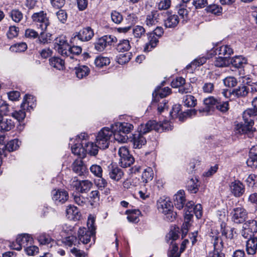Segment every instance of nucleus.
<instances>
[{
	"instance_id": "obj_1",
	"label": "nucleus",
	"mask_w": 257,
	"mask_h": 257,
	"mask_svg": "<svg viewBox=\"0 0 257 257\" xmlns=\"http://www.w3.org/2000/svg\"><path fill=\"white\" fill-rule=\"evenodd\" d=\"M113 137L115 141L119 143H125L128 139L127 134L134 128V125L127 122H118L111 125Z\"/></svg>"
},
{
	"instance_id": "obj_2",
	"label": "nucleus",
	"mask_w": 257,
	"mask_h": 257,
	"mask_svg": "<svg viewBox=\"0 0 257 257\" xmlns=\"http://www.w3.org/2000/svg\"><path fill=\"white\" fill-rule=\"evenodd\" d=\"M158 211L164 214L165 219L169 222L176 220L177 213L174 211L173 203L168 198H160L157 203Z\"/></svg>"
},
{
	"instance_id": "obj_3",
	"label": "nucleus",
	"mask_w": 257,
	"mask_h": 257,
	"mask_svg": "<svg viewBox=\"0 0 257 257\" xmlns=\"http://www.w3.org/2000/svg\"><path fill=\"white\" fill-rule=\"evenodd\" d=\"M172 126L168 121H165L162 123H158L156 120H149L146 124H142L138 128L139 132L145 134L152 130L161 132L164 130H171Z\"/></svg>"
},
{
	"instance_id": "obj_4",
	"label": "nucleus",
	"mask_w": 257,
	"mask_h": 257,
	"mask_svg": "<svg viewBox=\"0 0 257 257\" xmlns=\"http://www.w3.org/2000/svg\"><path fill=\"white\" fill-rule=\"evenodd\" d=\"M194 206V203L192 201H188L185 203L183 205L184 208V219L183 223L181 227L182 238L185 237L188 233L189 228L190 226V222L191 221L193 215L192 212Z\"/></svg>"
},
{
	"instance_id": "obj_5",
	"label": "nucleus",
	"mask_w": 257,
	"mask_h": 257,
	"mask_svg": "<svg viewBox=\"0 0 257 257\" xmlns=\"http://www.w3.org/2000/svg\"><path fill=\"white\" fill-rule=\"evenodd\" d=\"M8 111V104L5 101H0V131H9L15 126L12 119L3 117V115H7Z\"/></svg>"
},
{
	"instance_id": "obj_6",
	"label": "nucleus",
	"mask_w": 257,
	"mask_h": 257,
	"mask_svg": "<svg viewBox=\"0 0 257 257\" xmlns=\"http://www.w3.org/2000/svg\"><path fill=\"white\" fill-rule=\"evenodd\" d=\"M113 132L111 128L108 127L102 128L97 134L96 137V143L98 145L99 149H105L108 147L110 139Z\"/></svg>"
},
{
	"instance_id": "obj_7",
	"label": "nucleus",
	"mask_w": 257,
	"mask_h": 257,
	"mask_svg": "<svg viewBox=\"0 0 257 257\" xmlns=\"http://www.w3.org/2000/svg\"><path fill=\"white\" fill-rule=\"evenodd\" d=\"M177 230L176 226H172L169 232L166 235V240L169 245L168 257H177Z\"/></svg>"
},
{
	"instance_id": "obj_8",
	"label": "nucleus",
	"mask_w": 257,
	"mask_h": 257,
	"mask_svg": "<svg viewBox=\"0 0 257 257\" xmlns=\"http://www.w3.org/2000/svg\"><path fill=\"white\" fill-rule=\"evenodd\" d=\"M31 19L36 25L37 28L41 31H46L50 25L47 14L42 11L34 13L31 16Z\"/></svg>"
},
{
	"instance_id": "obj_9",
	"label": "nucleus",
	"mask_w": 257,
	"mask_h": 257,
	"mask_svg": "<svg viewBox=\"0 0 257 257\" xmlns=\"http://www.w3.org/2000/svg\"><path fill=\"white\" fill-rule=\"evenodd\" d=\"M79 241L83 244L90 243V245L95 241V231L93 230H89L86 227H80L78 231Z\"/></svg>"
},
{
	"instance_id": "obj_10",
	"label": "nucleus",
	"mask_w": 257,
	"mask_h": 257,
	"mask_svg": "<svg viewBox=\"0 0 257 257\" xmlns=\"http://www.w3.org/2000/svg\"><path fill=\"white\" fill-rule=\"evenodd\" d=\"M94 36V32L90 27H86L80 30L78 32L74 33L71 37V42L74 43L77 40L81 42H87Z\"/></svg>"
},
{
	"instance_id": "obj_11",
	"label": "nucleus",
	"mask_w": 257,
	"mask_h": 257,
	"mask_svg": "<svg viewBox=\"0 0 257 257\" xmlns=\"http://www.w3.org/2000/svg\"><path fill=\"white\" fill-rule=\"evenodd\" d=\"M242 117L244 123H238L235 127L236 132L239 134H246L252 131V126L254 124V118L252 116H245V111L242 114Z\"/></svg>"
},
{
	"instance_id": "obj_12",
	"label": "nucleus",
	"mask_w": 257,
	"mask_h": 257,
	"mask_svg": "<svg viewBox=\"0 0 257 257\" xmlns=\"http://www.w3.org/2000/svg\"><path fill=\"white\" fill-rule=\"evenodd\" d=\"M33 238L30 235L24 233L19 235L15 242H13L11 246L13 249L20 250L22 247H26L33 242Z\"/></svg>"
},
{
	"instance_id": "obj_13",
	"label": "nucleus",
	"mask_w": 257,
	"mask_h": 257,
	"mask_svg": "<svg viewBox=\"0 0 257 257\" xmlns=\"http://www.w3.org/2000/svg\"><path fill=\"white\" fill-rule=\"evenodd\" d=\"M118 154L119 156V164L122 167L126 168L134 163V158L130 154L126 147H120L118 150Z\"/></svg>"
},
{
	"instance_id": "obj_14",
	"label": "nucleus",
	"mask_w": 257,
	"mask_h": 257,
	"mask_svg": "<svg viewBox=\"0 0 257 257\" xmlns=\"http://www.w3.org/2000/svg\"><path fill=\"white\" fill-rule=\"evenodd\" d=\"M116 40L114 36L105 35L97 39L94 43V48L98 52H102L108 46H110Z\"/></svg>"
},
{
	"instance_id": "obj_15",
	"label": "nucleus",
	"mask_w": 257,
	"mask_h": 257,
	"mask_svg": "<svg viewBox=\"0 0 257 257\" xmlns=\"http://www.w3.org/2000/svg\"><path fill=\"white\" fill-rule=\"evenodd\" d=\"M54 49L62 56H65L67 53H69L68 51L69 44L65 36H60L56 38L54 42Z\"/></svg>"
},
{
	"instance_id": "obj_16",
	"label": "nucleus",
	"mask_w": 257,
	"mask_h": 257,
	"mask_svg": "<svg viewBox=\"0 0 257 257\" xmlns=\"http://www.w3.org/2000/svg\"><path fill=\"white\" fill-rule=\"evenodd\" d=\"M210 237L213 244L214 250L210 253L211 257H225L224 254L221 252L223 248L222 241L217 235H213V232H211Z\"/></svg>"
},
{
	"instance_id": "obj_17",
	"label": "nucleus",
	"mask_w": 257,
	"mask_h": 257,
	"mask_svg": "<svg viewBox=\"0 0 257 257\" xmlns=\"http://www.w3.org/2000/svg\"><path fill=\"white\" fill-rule=\"evenodd\" d=\"M232 220L236 223L243 222L247 218V213L246 210L242 207L235 208L231 212Z\"/></svg>"
},
{
	"instance_id": "obj_18",
	"label": "nucleus",
	"mask_w": 257,
	"mask_h": 257,
	"mask_svg": "<svg viewBox=\"0 0 257 257\" xmlns=\"http://www.w3.org/2000/svg\"><path fill=\"white\" fill-rule=\"evenodd\" d=\"M52 198L56 204H63L68 199V192L63 189H54L51 192Z\"/></svg>"
},
{
	"instance_id": "obj_19",
	"label": "nucleus",
	"mask_w": 257,
	"mask_h": 257,
	"mask_svg": "<svg viewBox=\"0 0 257 257\" xmlns=\"http://www.w3.org/2000/svg\"><path fill=\"white\" fill-rule=\"evenodd\" d=\"M170 90L171 89L168 87L162 88L161 86H157L153 93V105L157 103L160 99H162L169 95L170 93Z\"/></svg>"
},
{
	"instance_id": "obj_20",
	"label": "nucleus",
	"mask_w": 257,
	"mask_h": 257,
	"mask_svg": "<svg viewBox=\"0 0 257 257\" xmlns=\"http://www.w3.org/2000/svg\"><path fill=\"white\" fill-rule=\"evenodd\" d=\"M72 185L75 187L78 191L81 193H85L91 189L93 184L91 181L88 180L82 181L76 180L72 182Z\"/></svg>"
},
{
	"instance_id": "obj_21",
	"label": "nucleus",
	"mask_w": 257,
	"mask_h": 257,
	"mask_svg": "<svg viewBox=\"0 0 257 257\" xmlns=\"http://www.w3.org/2000/svg\"><path fill=\"white\" fill-rule=\"evenodd\" d=\"M229 187L231 193L235 197H240L245 191L244 185L239 180H235L231 182L229 185Z\"/></svg>"
},
{
	"instance_id": "obj_22",
	"label": "nucleus",
	"mask_w": 257,
	"mask_h": 257,
	"mask_svg": "<svg viewBox=\"0 0 257 257\" xmlns=\"http://www.w3.org/2000/svg\"><path fill=\"white\" fill-rule=\"evenodd\" d=\"M73 171L79 176L84 175L88 172L86 165L81 159L75 160L72 165Z\"/></svg>"
},
{
	"instance_id": "obj_23",
	"label": "nucleus",
	"mask_w": 257,
	"mask_h": 257,
	"mask_svg": "<svg viewBox=\"0 0 257 257\" xmlns=\"http://www.w3.org/2000/svg\"><path fill=\"white\" fill-rule=\"evenodd\" d=\"M248 167L252 169L257 168V145L253 146L249 151V158L246 161Z\"/></svg>"
},
{
	"instance_id": "obj_24",
	"label": "nucleus",
	"mask_w": 257,
	"mask_h": 257,
	"mask_svg": "<svg viewBox=\"0 0 257 257\" xmlns=\"http://www.w3.org/2000/svg\"><path fill=\"white\" fill-rule=\"evenodd\" d=\"M36 100L31 95H25L23 101L21 105V108L26 109L27 111H31L36 106Z\"/></svg>"
},
{
	"instance_id": "obj_25",
	"label": "nucleus",
	"mask_w": 257,
	"mask_h": 257,
	"mask_svg": "<svg viewBox=\"0 0 257 257\" xmlns=\"http://www.w3.org/2000/svg\"><path fill=\"white\" fill-rule=\"evenodd\" d=\"M248 93V89L244 85H241L229 92V97L239 98L245 96Z\"/></svg>"
},
{
	"instance_id": "obj_26",
	"label": "nucleus",
	"mask_w": 257,
	"mask_h": 257,
	"mask_svg": "<svg viewBox=\"0 0 257 257\" xmlns=\"http://www.w3.org/2000/svg\"><path fill=\"white\" fill-rule=\"evenodd\" d=\"M143 135L138 131L137 133L133 135L132 142L135 148L140 149L146 144L147 141L146 138L144 137Z\"/></svg>"
},
{
	"instance_id": "obj_27",
	"label": "nucleus",
	"mask_w": 257,
	"mask_h": 257,
	"mask_svg": "<svg viewBox=\"0 0 257 257\" xmlns=\"http://www.w3.org/2000/svg\"><path fill=\"white\" fill-rule=\"evenodd\" d=\"M66 213L67 217L70 220H77L80 217L79 210L73 205H69L67 207Z\"/></svg>"
},
{
	"instance_id": "obj_28",
	"label": "nucleus",
	"mask_w": 257,
	"mask_h": 257,
	"mask_svg": "<svg viewBox=\"0 0 257 257\" xmlns=\"http://www.w3.org/2000/svg\"><path fill=\"white\" fill-rule=\"evenodd\" d=\"M192 87L190 83H187L185 82V79L180 77L178 78V91L181 93H187L191 92Z\"/></svg>"
},
{
	"instance_id": "obj_29",
	"label": "nucleus",
	"mask_w": 257,
	"mask_h": 257,
	"mask_svg": "<svg viewBox=\"0 0 257 257\" xmlns=\"http://www.w3.org/2000/svg\"><path fill=\"white\" fill-rule=\"evenodd\" d=\"M159 13L156 10L152 11L150 14L147 15L145 23L148 27L156 25L158 22Z\"/></svg>"
},
{
	"instance_id": "obj_30",
	"label": "nucleus",
	"mask_w": 257,
	"mask_h": 257,
	"mask_svg": "<svg viewBox=\"0 0 257 257\" xmlns=\"http://www.w3.org/2000/svg\"><path fill=\"white\" fill-rule=\"evenodd\" d=\"M257 249V237H253L248 239L246 243V250L249 254L253 255Z\"/></svg>"
},
{
	"instance_id": "obj_31",
	"label": "nucleus",
	"mask_w": 257,
	"mask_h": 257,
	"mask_svg": "<svg viewBox=\"0 0 257 257\" xmlns=\"http://www.w3.org/2000/svg\"><path fill=\"white\" fill-rule=\"evenodd\" d=\"M149 42L147 43L144 47L145 52H149L154 48L158 44V39L154 36V34H148Z\"/></svg>"
},
{
	"instance_id": "obj_32",
	"label": "nucleus",
	"mask_w": 257,
	"mask_h": 257,
	"mask_svg": "<svg viewBox=\"0 0 257 257\" xmlns=\"http://www.w3.org/2000/svg\"><path fill=\"white\" fill-rule=\"evenodd\" d=\"M84 149L85 150V154L88 153L91 156H95L97 154L98 151V145L92 142L83 143Z\"/></svg>"
},
{
	"instance_id": "obj_33",
	"label": "nucleus",
	"mask_w": 257,
	"mask_h": 257,
	"mask_svg": "<svg viewBox=\"0 0 257 257\" xmlns=\"http://www.w3.org/2000/svg\"><path fill=\"white\" fill-rule=\"evenodd\" d=\"M247 63L246 59L242 56H236L230 58V64L235 68H241Z\"/></svg>"
},
{
	"instance_id": "obj_34",
	"label": "nucleus",
	"mask_w": 257,
	"mask_h": 257,
	"mask_svg": "<svg viewBox=\"0 0 257 257\" xmlns=\"http://www.w3.org/2000/svg\"><path fill=\"white\" fill-rule=\"evenodd\" d=\"M198 179L196 177L195 178H191L188 181L186 187L188 190L192 193H196L199 190V185Z\"/></svg>"
},
{
	"instance_id": "obj_35",
	"label": "nucleus",
	"mask_w": 257,
	"mask_h": 257,
	"mask_svg": "<svg viewBox=\"0 0 257 257\" xmlns=\"http://www.w3.org/2000/svg\"><path fill=\"white\" fill-rule=\"evenodd\" d=\"M71 150L73 154L79 156L80 158H84L86 156L85 150L83 147V143H76L72 146Z\"/></svg>"
},
{
	"instance_id": "obj_36",
	"label": "nucleus",
	"mask_w": 257,
	"mask_h": 257,
	"mask_svg": "<svg viewBox=\"0 0 257 257\" xmlns=\"http://www.w3.org/2000/svg\"><path fill=\"white\" fill-rule=\"evenodd\" d=\"M181 99H182V103L185 106L193 107L197 104V99L193 95H185Z\"/></svg>"
},
{
	"instance_id": "obj_37",
	"label": "nucleus",
	"mask_w": 257,
	"mask_h": 257,
	"mask_svg": "<svg viewBox=\"0 0 257 257\" xmlns=\"http://www.w3.org/2000/svg\"><path fill=\"white\" fill-rule=\"evenodd\" d=\"M75 74L77 78L82 79L88 75L90 72L89 68L85 65H80L75 67Z\"/></svg>"
},
{
	"instance_id": "obj_38",
	"label": "nucleus",
	"mask_w": 257,
	"mask_h": 257,
	"mask_svg": "<svg viewBox=\"0 0 257 257\" xmlns=\"http://www.w3.org/2000/svg\"><path fill=\"white\" fill-rule=\"evenodd\" d=\"M50 65L59 70L64 68V61L57 57H53L49 59Z\"/></svg>"
},
{
	"instance_id": "obj_39",
	"label": "nucleus",
	"mask_w": 257,
	"mask_h": 257,
	"mask_svg": "<svg viewBox=\"0 0 257 257\" xmlns=\"http://www.w3.org/2000/svg\"><path fill=\"white\" fill-rule=\"evenodd\" d=\"M218 99L213 96H209L205 98L203 103L207 108L206 111L215 108Z\"/></svg>"
},
{
	"instance_id": "obj_40",
	"label": "nucleus",
	"mask_w": 257,
	"mask_h": 257,
	"mask_svg": "<svg viewBox=\"0 0 257 257\" xmlns=\"http://www.w3.org/2000/svg\"><path fill=\"white\" fill-rule=\"evenodd\" d=\"M123 175V173L121 169L117 167L112 168L109 171V176L113 180L119 181Z\"/></svg>"
},
{
	"instance_id": "obj_41",
	"label": "nucleus",
	"mask_w": 257,
	"mask_h": 257,
	"mask_svg": "<svg viewBox=\"0 0 257 257\" xmlns=\"http://www.w3.org/2000/svg\"><path fill=\"white\" fill-rule=\"evenodd\" d=\"M230 64V57L228 56L222 57L219 56L216 58L214 65L216 67H223L228 66Z\"/></svg>"
},
{
	"instance_id": "obj_42",
	"label": "nucleus",
	"mask_w": 257,
	"mask_h": 257,
	"mask_svg": "<svg viewBox=\"0 0 257 257\" xmlns=\"http://www.w3.org/2000/svg\"><path fill=\"white\" fill-rule=\"evenodd\" d=\"M153 177L154 173L151 168L147 167L144 170L142 175V180L144 183H147L151 181Z\"/></svg>"
},
{
	"instance_id": "obj_43",
	"label": "nucleus",
	"mask_w": 257,
	"mask_h": 257,
	"mask_svg": "<svg viewBox=\"0 0 257 257\" xmlns=\"http://www.w3.org/2000/svg\"><path fill=\"white\" fill-rule=\"evenodd\" d=\"M216 53L221 56H229L233 53V50L228 45H223L216 49Z\"/></svg>"
},
{
	"instance_id": "obj_44",
	"label": "nucleus",
	"mask_w": 257,
	"mask_h": 257,
	"mask_svg": "<svg viewBox=\"0 0 257 257\" xmlns=\"http://www.w3.org/2000/svg\"><path fill=\"white\" fill-rule=\"evenodd\" d=\"M207 60V58L205 57H198L195 59L194 61H193L190 64L188 65L186 67V69L187 70L189 69L191 67H193L194 69H195L197 67H199L204 63H206Z\"/></svg>"
},
{
	"instance_id": "obj_45",
	"label": "nucleus",
	"mask_w": 257,
	"mask_h": 257,
	"mask_svg": "<svg viewBox=\"0 0 257 257\" xmlns=\"http://www.w3.org/2000/svg\"><path fill=\"white\" fill-rule=\"evenodd\" d=\"M110 63V59L108 57L99 56L94 60V64L97 67L101 68Z\"/></svg>"
},
{
	"instance_id": "obj_46",
	"label": "nucleus",
	"mask_w": 257,
	"mask_h": 257,
	"mask_svg": "<svg viewBox=\"0 0 257 257\" xmlns=\"http://www.w3.org/2000/svg\"><path fill=\"white\" fill-rule=\"evenodd\" d=\"M188 201L186 198L185 193L183 190H180L178 191V209H183L185 203Z\"/></svg>"
},
{
	"instance_id": "obj_47",
	"label": "nucleus",
	"mask_w": 257,
	"mask_h": 257,
	"mask_svg": "<svg viewBox=\"0 0 257 257\" xmlns=\"http://www.w3.org/2000/svg\"><path fill=\"white\" fill-rule=\"evenodd\" d=\"M196 113L197 110L195 109L188 110L187 111H184L179 115V119L180 121L183 122L187 118L196 115Z\"/></svg>"
},
{
	"instance_id": "obj_48",
	"label": "nucleus",
	"mask_w": 257,
	"mask_h": 257,
	"mask_svg": "<svg viewBox=\"0 0 257 257\" xmlns=\"http://www.w3.org/2000/svg\"><path fill=\"white\" fill-rule=\"evenodd\" d=\"M131 48V45L128 40H120L117 45L116 49L119 52H125Z\"/></svg>"
},
{
	"instance_id": "obj_49",
	"label": "nucleus",
	"mask_w": 257,
	"mask_h": 257,
	"mask_svg": "<svg viewBox=\"0 0 257 257\" xmlns=\"http://www.w3.org/2000/svg\"><path fill=\"white\" fill-rule=\"evenodd\" d=\"M253 108H249L245 110V116L250 115L253 117L257 116V96L255 97L252 101Z\"/></svg>"
},
{
	"instance_id": "obj_50",
	"label": "nucleus",
	"mask_w": 257,
	"mask_h": 257,
	"mask_svg": "<svg viewBox=\"0 0 257 257\" xmlns=\"http://www.w3.org/2000/svg\"><path fill=\"white\" fill-rule=\"evenodd\" d=\"M21 145V142L18 139H14L9 141L6 145L5 148L9 152H13L17 150Z\"/></svg>"
},
{
	"instance_id": "obj_51",
	"label": "nucleus",
	"mask_w": 257,
	"mask_h": 257,
	"mask_svg": "<svg viewBox=\"0 0 257 257\" xmlns=\"http://www.w3.org/2000/svg\"><path fill=\"white\" fill-rule=\"evenodd\" d=\"M68 51H69V53H67V55H65L64 57H69L70 59H73V55L80 54L82 52V48L80 46H73L70 47L69 45Z\"/></svg>"
},
{
	"instance_id": "obj_52",
	"label": "nucleus",
	"mask_w": 257,
	"mask_h": 257,
	"mask_svg": "<svg viewBox=\"0 0 257 257\" xmlns=\"http://www.w3.org/2000/svg\"><path fill=\"white\" fill-rule=\"evenodd\" d=\"M12 20L16 23H19L23 18V13L19 10H13L10 13Z\"/></svg>"
},
{
	"instance_id": "obj_53",
	"label": "nucleus",
	"mask_w": 257,
	"mask_h": 257,
	"mask_svg": "<svg viewBox=\"0 0 257 257\" xmlns=\"http://www.w3.org/2000/svg\"><path fill=\"white\" fill-rule=\"evenodd\" d=\"M25 110L26 109L22 108L19 110H15L11 113V115L19 122L22 121L26 117Z\"/></svg>"
},
{
	"instance_id": "obj_54",
	"label": "nucleus",
	"mask_w": 257,
	"mask_h": 257,
	"mask_svg": "<svg viewBox=\"0 0 257 257\" xmlns=\"http://www.w3.org/2000/svg\"><path fill=\"white\" fill-rule=\"evenodd\" d=\"M205 10L207 12L211 13L216 15H219L221 14L222 11V9L221 7L215 4L208 6Z\"/></svg>"
},
{
	"instance_id": "obj_55",
	"label": "nucleus",
	"mask_w": 257,
	"mask_h": 257,
	"mask_svg": "<svg viewBox=\"0 0 257 257\" xmlns=\"http://www.w3.org/2000/svg\"><path fill=\"white\" fill-rule=\"evenodd\" d=\"M146 30L145 28L141 26L137 25L133 29V34L136 38H141L145 34Z\"/></svg>"
},
{
	"instance_id": "obj_56",
	"label": "nucleus",
	"mask_w": 257,
	"mask_h": 257,
	"mask_svg": "<svg viewBox=\"0 0 257 257\" xmlns=\"http://www.w3.org/2000/svg\"><path fill=\"white\" fill-rule=\"evenodd\" d=\"M27 49V45L26 43L21 42L13 45L10 48L12 51L15 52H24Z\"/></svg>"
},
{
	"instance_id": "obj_57",
	"label": "nucleus",
	"mask_w": 257,
	"mask_h": 257,
	"mask_svg": "<svg viewBox=\"0 0 257 257\" xmlns=\"http://www.w3.org/2000/svg\"><path fill=\"white\" fill-rule=\"evenodd\" d=\"M215 108L222 112H226L229 109L228 101H221V99L219 98Z\"/></svg>"
},
{
	"instance_id": "obj_58",
	"label": "nucleus",
	"mask_w": 257,
	"mask_h": 257,
	"mask_svg": "<svg viewBox=\"0 0 257 257\" xmlns=\"http://www.w3.org/2000/svg\"><path fill=\"white\" fill-rule=\"evenodd\" d=\"M141 214V212L139 210H134L128 215L127 218L128 221L133 223H137L139 221V217Z\"/></svg>"
},
{
	"instance_id": "obj_59",
	"label": "nucleus",
	"mask_w": 257,
	"mask_h": 257,
	"mask_svg": "<svg viewBox=\"0 0 257 257\" xmlns=\"http://www.w3.org/2000/svg\"><path fill=\"white\" fill-rule=\"evenodd\" d=\"M160 100H161L160 99ZM168 101L165 99H162V101H158L157 103L153 105L152 103V107H157V110L159 113H161L164 110L167 108Z\"/></svg>"
},
{
	"instance_id": "obj_60",
	"label": "nucleus",
	"mask_w": 257,
	"mask_h": 257,
	"mask_svg": "<svg viewBox=\"0 0 257 257\" xmlns=\"http://www.w3.org/2000/svg\"><path fill=\"white\" fill-rule=\"evenodd\" d=\"M38 240L41 244H47L52 240L51 237L46 233H41L37 237Z\"/></svg>"
},
{
	"instance_id": "obj_61",
	"label": "nucleus",
	"mask_w": 257,
	"mask_h": 257,
	"mask_svg": "<svg viewBox=\"0 0 257 257\" xmlns=\"http://www.w3.org/2000/svg\"><path fill=\"white\" fill-rule=\"evenodd\" d=\"M46 31H41L38 36V41L40 43L45 44L50 40L51 35L49 33H46Z\"/></svg>"
},
{
	"instance_id": "obj_62",
	"label": "nucleus",
	"mask_w": 257,
	"mask_h": 257,
	"mask_svg": "<svg viewBox=\"0 0 257 257\" xmlns=\"http://www.w3.org/2000/svg\"><path fill=\"white\" fill-rule=\"evenodd\" d=\"M254 232L248 229L247 225H243L242 229L241 232V235L246 239L253 238Z\"/></svg>"
},
{
	"instance_id": "obj_63",
	"label": "nucleus",
	"mask_w": 257,
	"mask_h": 257,
	"mask_svg": "<svg viewBox=\"0 0 257 257\" xmlns=\"http://www.w3.org/2000/svg\"><path fill=\"white\" fill-rule=\"evenodd\" d=\"M177 24V16L175 15L169 17L165 22V25L167 28H174Z\"/></svg>"
},
{
	"instance_id": "obj_64",
	"label": "nucleus",
	"mask_w": 257,
	"mask_h": 257,
	"mask_svg": "<svg viewBox=\"0 0 257 257\" xmlns=\"http://www.w3.org/2000/svg\"><path fill=\"white\" fill-rule=\"evenodd\" d=\"M246 182L249 187H257V176L254 174L249 175L246 179Z\"/></svg>"
}]
</instances>
